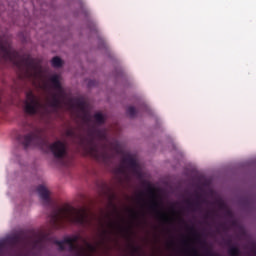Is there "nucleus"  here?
Wrapping results in <instances>:
<instances>
[{
  "mask_svg": "<svg viewBox=\"0 0 256 256\" xmlns=\"http://www.w3.org/2000/svg\"><path fill=\"white\" fill-rule=\"evenodd\" d=\"M49 221L51 227L54 229H63L67 223L81 225L82 227H87L91 223L87 209H76L69 205L54 208L49 215Z\"/></svg>",
  "mask_w": 256,
  "mask_h": 256,
  "instance_id": "f257e3e1",
  "label": "nucleus"
},
{
  "mask_svg": "<svg viewBox=\"0 0 256 256\" xmlns=\"http://www.w3.org/2000/svg\"><path fill=\"white\" fill-rule=\"evenodd\" d=\"M95 137L100 141H105L107 139V131L99 128L90 129L88 137H80V145L87 151V155H90L96 161L107 164L111 161L112 156L107 150V146L99 148V145L95 142Z\"/></svg>",
  "mask_w": 256,
  "mask_h": 256,
  "instance_id": "f03ea898",
  "label": "nucleus"
},
{
  "mask_svg": "<svg viewBox=\"0 0 256 256\" xmlns=\"http://www.w3.org/2000/svg\"><path fill=\"white\" fill-rule=\"evenodd\" d=\"M21 133L17 134L16 139L24 149H29L31 146L47 147L49 145V142L43 136V131L33 123H24Z\"/></svg>",
  "mask_w": 256,
  "mask_h": 256,
  "instance_id": "7ed1b4c3",
  "label": "nucleus"
},
{
  "mask_svg": "<svg viewBox=\"0 0 256 256\" xmlns=\"http://www.w3.org/2000/svg\"><path fill=\"white\" fill-rule=\"evenodd\" d=\"M5 63L17 65V51L11 47L9 39L0 36V65Z\"/></svg>",
  "mask_w": 256,
  "mask_h": 256,
  "instance_id": "20e7f679",
  "label": "nucleus"
},
{
  "mask_svg": "<svg viewBox=\"0 0 256 256\" xmlns=\"http://www.w3.org/2000/svg\"><path fill=\"white\" fill-rule=\"evenodd\" d=\"M43 104H41V100H39L33 91H29L26 93V101L24 106V111L27 115H37Z\"/></svg>",
  "mask_w": 256,
  "mask_h": 256,
  "instance_id": "39448f33",
  "label": "nucleus"
},
{
  "mask_svg": "<svg viewBox=\"0 0 256 256\" xmlns=\"http://www.w3.org/2000/svg\"><path fill=\"white\" fill-rule=\"evenodd\" d=\"M126 166L132 170V173L137 177H141V171L139 170V164H137V160L131 156V154H127L122 158L121 165L117 168V173H125Z\"/></svg>",
  "mask_w": 256,
  "mask_h": 256,
  "instance_id": "423d86ee",
  "label": "nucleus"
},
{
  "mask_svg": "<svg viewBox=\"0 0 256 256\" xmlns=\"http://www.w3.org/2000/svg\"><path fill=\"white\" fill-rule=\"evenodd\" d=\"M55 245H58L60 251H65V245H69L70 253H75L76 256L85 255V250L79 247V245L71 242L70 238H64L63 240H56Z\"/></svg>",
  "mask_w": 256,
  "mask_h": 256,
  "instance_id": "0eeeda50",
  "label": "nucleus"
},
{
  "mask_svg": "<svg viewBox=\"0 0 256 256\" xmlns=\"http://www.w3.org/2000/svg\"><path fill=\"white\" fill-rule=\"evenodd\" d=\"M51 153L55 159H65L67 157V143L57 140L49 145Z\"/></svg>",
  "mask_w": 256,
  "mask_h": 256,
  "instance_id": "6e6552de",
  "label": "nucleus"
},
{
  "mask_svg": "<svg viewBox=\"0 0 256 256\" xmlns=\"http://www.w3.org/2000/svg\"><path fill=\"white\" fill-rule=\"evenodd\" d=\"M160 207L161 204L157 200L153 199L150 203L149 209L155 213L156 217L162 221V223H169L171 219L167 213L159 210Z\"/></svg>",
  "mask_w": 256,
  "mask_h": 256,
  "instance_id": "1a4fd4ad",
  "label": "nucleus"
},
{
  "mask_svg": "<svg viewBox=\"0 0 256 256\" xmlns=\"http://www.w3.org/2000/svg\"><path fill=\"white\" fill-rule=\"evenodd\" d=\"M37 192L41 201H43L44 205H51V197L49 196L50 193L47 187L39 185L37 187Z\"/></svg>",
  "mask_w": 256,
  "mask_h": 256,
  "instance_id": "9d476101",
  "label": "nucleus"
},
{
  "mask_svg": "<svg viewBox=\"0 0 256 256\" xmlns=\"http://www.w3.org/2000/svg\"><path fill=\"white\" fill-rule=\"evenodd\" d=\"M50 82L52 83V86L56 91H59V93L63 91V87L61 86V81H59V75L55 74L51 76Z\"/></svg>",
  "mask_w": 256,
  "mask_h": 256,
  "instance_id": "9b49d317",
  "label": "nucleus"
},
{
  "mask_svg": "<svg viewBox=\"0 0 256 256\" xmlns=\"http://www.w3.org/2000/svg\"><path fill=\"white\" fill-rule=\"evenodd\" d=\"M49 105L50 107H53V109H59V107H61V100L57 94L52 96V99L49 101Z\"/></svg>",
  "mask_w": 256,
  "mask_h": 256,
  "instance_id": "f8f14e48",
  "label": "nucleus"
},
{
  "mask_svg": "<svg viewBox=\"0 0 256 256\" xmlns=\"http://www.w3.org/2000/svg\"><path fill=\"white\" fill-rule=\"evenodd\" d=\"M74 105H76L80 111H85V107H87V103L82 98H75Z\"/></svg>",
  "mask_w": 256,
  "mask_h": 256,
  "instance_id": "ddd939ff",
  "label": "nucleus"
},
{
  "mask_svg": "<svg viewBox=\"0 0 256 256\" xmlns=\"http://www.w3.org/2000/svg\"><path fill=\"white\" fill-rule=\"evenodd\" d=\"M20 241H21V239L19 238V236L15 235V236L8 238L6 240V243H8L9 245H12V247H15V245H19Z\"/></svg>",
  "mask_w": 256,
  "mask_h": 256,
  "instance_id": "4468645a",
  "label": "nucleus"
},
{
  "mask_svg": "<svg viewBox=\"0 0 256 256\" xmlns=\"http://www.w3.org/2000/svg\"><path fill=\"white\" fill-rule=\"evenodd\" d=\"M186 203L189 207V209H193V211H197L199 209H201V205L199 204V202H193L191 200H186Z\"/></svg>",
  "mask_w": 256,
  "mask_h": 256,
  "instance_id": "2eb2a0df",
  "label": "nucleus"
},
{
  "mask_svg": "<svg viewBox=\"0 0 256 256\" xmlns=\"http://www.w3.org/2000/svg\"><path fill=\"white\" fill-rule=\"evenodd\" d=\"M228 255H230V256H239V255H241V250L237 246H231L228 249Z\"/></svg>",
  "mask_w": 256,
  "mask_h": 256,
  "instance_id": "dca6fc26",
  "label": "nucleus"
},
{
  "mask_svg": "<svg viewBox=\"0 0 256 256\" xmlns=\"http://www.w3.org/2000/svg\"><path fill=\"white\" fill-rule=\"evenodd\" d=\"M94 119H95L97 125H103L105 123V116H103V114H101V112L94 114Z\"/></svg>",
  "mask_w": 256,
  "mask_h": 256,
  "instance_id": "f3484780",
  "label": "nucleus"
},
{
  "mask_svg": "<svg viewBox=\"0 0 256 256\" xmlns=\"http://www.w3.org/2000/svg\"><path fill=\"white\" fill-rule=\"evenodd\" d=\"M126 113H127V115H128L131 119L137 117V109H135V107H133V106H129V107L127 108Z\"/></svg>",
  "mask_w": 256,
  "mask_h": 256,
  "instance_id": "a211bd4d",
  "label": "nucleus"
},
{
  "mask_svg": "<svg viewBox=\"0 0 256 256\" xmlns=\"http://www.w3.org/2000/svg\"><path fill=\"white\" fill-rule=\"evenodd\" d=\"M52 67H63V60L59 56L52 59Z\"/></svg>",
  "mask_w": 256,
  "mask_h": 256,
  "instance_id": "6ab92c4d",
  "label": "nucleus"
},
{
  "mask_svg": "<svg viewBox=\"0 0 256 256\" xmlns=\"http://www.w3.org/2000/svg\"><path fill=\"white\" fill-rule=\"evenodd\" d=\"M83 243L86 245V248L90 253H95L97 251V246L87 242V240H83Z\"/></svg>",
  "mask_w": 256,
  "mask_h": 256,
  "instance_id": "aec40b11",
  "label": "nucleus"
},
{
  "mask_svg": "<svg viewBox=\"0 0 256 256\" xmlns=\"http://www.w3.org/2000/svg\"><path fill=\"white\" fill-rule=\"evenodd\" d=\"M66 137H71L72 139L77 138V132L74 129L66 130Z\"/></svg>",
  "mask_w": 256,
  "mask_h": 256,
  "instance_id": "412c9836",
  "label": "nucleus"
},
{
  "mask_svg": "<svg viewBox=\"0 0 256 256\" xmlns=\"http://www.w3.org/2000/svg\"><path fill=\"white\" fill-rule=\"evenodd\" d=\"M64 239H70L71 243H77V241H79L80 236L79 235H74L73 237H66Z\"/></svg>",
  "mask_w": 256,
  "mask_h": 256,
  "instance_id": "4be33fe9",
  "label": "nucleus"
},
{
  "mask_svg": "<svg viewBox=\"0 0 256 256\" xmlns=\"http://www.w3.org/2000/svg\"><path fill=\"white\" fill-rule=\"evenodd\" d=\"M131 249H132V252L136 253L137 255H139V253H141V248H139V247H137L135 245H132Z\"/></svg>",
  "mask_w": 256,
  "mask_h": 256,
  "instance_id": "5701e85b",
  "label": "nucleus"
},
{
  "mask_svg": "<svg viewBox=\"0 0 256 256\" xmlns=\"http://www.w3.org/2000/svg\"><path fill=\"white\" fill-rule=\"evenodd\" d=\"M145 197V192L141 191L138 195H137V199L139 201H145V199L143 198Z\"/></svg>",
  "mask_w": 256,
  "mask_h": 256,
  "instance_id": "b1692460",
  "label": "nucleus"
},
{
  "mask_svg": "<svg viewBox=\"0 0 256 256\" xmlns=\"http://www.w3.org/2000/svg\"><path fill=\"white\" fill-rule=\"evenodd\" d=\"M189 230L194 233V236L199 239V233H197V230H195V227H190Z\"/></svg>",
  "mask_w": 256,
  "mask_h": 256,
  "instance_id": "393cba45",
  "label": "nucleus"
},
{
  "mask_svg": "<svg viewBox=\"0 0 256 256\" xmlns=\"http://www.w3.org/2000/svg\"><path fill=\"white\" fill-rule=\"evenodd\" d=\"M95 85H97V81H95V80H89V82H88V87H95Z\"/></svg>",
  "mask_w": 256,
  "mask_h": 256,
  "instance_id": "a878e982",
  "label": "nucleus"
},
{
  "mask_svg": "<svg viewBox=\"0 0 256 256\" xmlns=\"http://www.w3.org/2000/svg\"><path fill=\"white\" fill-rule=\"evenodd\" d=\"M6 242L0 241V253H3V249H5Z\"/></svg>",
  "mask_w": 256,
  "mask_h": 256,
  "instance_id": "bb28decb",
  "label": "nucleus"
},
{
  "mask_svg": "<svg viewBox=\"0 0 256 256\" xmlns=\"http://www.w3.org/2000/svg\"><path fill=\"white\" fill-rule=\"evenodd\" d=\"M148 193H150V195H152V197H155V192L153 191V188H151V186H149V188H148Z\"/></svg>",
  "mask_w": 256,
  "mask_h": 256,
  "instance_id": "cd10ccee",
  "label": "nucleus"
},
{
  "mask_svg": "<svg viewBox=\"0 0 256 256\" xmlns=\"http://www.w3.org/2000/svg\"><path fill=\"white\" fill-rule=\"evenodd\" d=\"M192 256H201V255H199V252L197 251V249L193 248L192 249Z\"/></svg>",
  "mask_w": 256,
  "mask_h": 256,
  "instance_id": "c85d7f7f",
  "label": "nucleus"
},
{
  "mask_svg": "<svg viewBox=\"0 0 256 256\" xmlns=\"http://www.w3.org/2000/svg\"><path fill=\"white\" fill-rule=\"evenodd\" d=\"M131 213H132V217H133L134 219H137V217H138L137 212L131 210Z\"/></svg>",
  "mask_w": 256,
  "mask_h": 256,
  "instance_id": "c756f323",
  "label": "nucleus"
},
{
  "mask_svg": "<svg viewBox=\"0 0 256 256\" xmlns=\"http://www.w3.org/2000/svg\"><path fill=\"white\" fill-rule=\"evenodd\" d=\"M84 119L86 121H90L89 114L87 112H85V114H84Z\"/></svg>",
  "mask_w": 256,
  "mask_h": 256,
  "instance_id": "7c9ffc66",
  "label": "nucleus"
},
{
  "mask_svg": "<svg viewBox=\"0 0 256 256\" xmlns=\"http://www.w3.org/2000/svg\"><path fill=\"white\" fill-rule=\"evenodd\" d=\"M109 232L107 231V230H103L102 231V235H103V237H107V234H108Z\"/></svg>",
  "mask_w": 256,
  "mask_h": 256,
  "instance_id": "2f4dec72",
  "label": "nucleus"
},
{
  "mask_svg": "<svg viewBox=\"0 0 256 256\" xmlns=\"http://www.w3.org/2000/svg\"><path fill=\"white\" fill-rule=\"evenodd\" d=\"M211 217V212L205 214V219H209Z\"/></svg>",
  "mask_w": 256,
  "mask_h": 256,
  "instance_id": "473e14b6",
  "label": "nucleus"
},
{
  "mask_svg": "<svg viewBox=\"0 0 256 256\" xmlns=\"http://www.w3.org/2000/svg\"><path fill=\"white\" fill-rule=\"evenodd\" d=\"M116 153H121V151L119 150V144L116 145Z\"/></svg>",
  "mask_w": 256,
  "mask_h": 256,
  "instance_id": "72a5a7b5",
  "label": "nucleus"
},
{
  "mask_svg": "<svg viewBox=\"0 0 256 256\" xmlns=\"http://www.w3.org/2000/svg\"><path fill=\"white\" fill-rule=\"evenodd\" d=\"M1 95H3V90L0 89V103H1Z\"/></svg>",
  "mask_w": 256,
  "mask_h": 256,
  "instance_id": "f704fd0d",
  "label": "nucleus"
},
{
  "mask_svg": "<svg viewBox=\"0 0 256 256\" xmlns=\"http://www.w3.org/2000/svg\"><path fill=\"white\" fill-rule=\"evenodd\" d=\"M110 227H115V224H113V223H110Z\"/></svg>",
  "mask_w": 256,
  "mask_h": 256,
  "instance_id": "c9c22d12",
  "label": "nucleus"
}]
</instances>
